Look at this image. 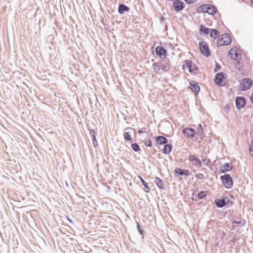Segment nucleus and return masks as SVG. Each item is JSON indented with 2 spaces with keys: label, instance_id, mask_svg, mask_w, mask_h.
I'll return each instance as SVG.
<instances>
[{
  "label": "nucleus",
  "instance_id": "obj_1",
  "mask_svg": "<svg viewBox=\"0 0 253 253\" xmlns=\"http://www.w3.org/2000/svg\"><path fill=\"white\" fill-rule=\"evenodd\" d=\"M231 40L230 35L228 34L224 33L218 39L216 45L219 47L222 45H228L231 43Z\"/></svg>",
  "mask_w": 253,
  "mask_h": 253
},
{
  "label": "nucleus",
  "instance_id": "obj_2",
  "mask_svg": "<svg viewBox=\"0 0 253 253\" xmlns=\"http://www.w3.org/2000/svg\"><path fill=\"white\" fill-rule=\"evenodd\" d=\"M222 184L227 189H230L233 185V179L230 175L225 174L220 176Z\"/></svg>",
  "mask_w": 253,
  "mask_h": 253
},
{
  "label": "nucleus",
  "instance_id": "obj_3",
  "mask_svg": "<svg viewBox=\"0 0 253 253\" xmlns=\"http://www.w3.org/2000/svg\"><path fill=\"white\" fill-rule=\"evenodd\" d=\"M217 208H221L227 205L229 203L232 204V202L226 196H223L221 199H216L214 201Z\"/></svg>",
  "mask_w": 253,
  "mask_h": 253
},
{
  "label": "nucleus",
  "instance_id": "obj_4",
  "mask_svg": "<svg viewBox=\"0 0 253 253\" xmlns=\"http://www.w3.org/2000/svg\"><path fill=\"white\" fill-rule=\"evenodd\" d=\"M200 49L201 53L205 57H209L211 53L209 50L208 44L204 41H201L199 42Z\"/></svg>",
  "mask_w": 253,
  "mask_h": 253
},
{
  "label": "nucleus",
  "instance_id": "obj_5",
  "mask_svg": "<svg viewBox=\"0 0 253 253\" xmlns=\"http://www.w3.org/2000/svg\"><path fill=\"white\" fill-rule=\"evenodd\" d=\"M253 84V81L250 78H245L242 80L240 83V89L245 91L249 89Z\"/></svg>",
  "mask_w": 253,
  "mask_h": 253
},
{
  "label": "nucleus",
  "instance_id": "obj_6",
  "mask_svg": "<svg viewBox=\"0 0 253 253\" xmlns=\"http://www.w3.org/2000/svg\"><path fill=\"white\" fill-rule=\"evenodd\" d=\"M184 63L186 64L189 72L191 74H193V75L197 74L196 72L198 70V67L195 63L189 60H185Z\"/></svg>",
  "mask_w": 253,
  "mask_h": 253
},
{
  "label": "nucleus",
  "instance_id": "obj_7",
  "mask_svg": "<svg viewBox=\"0 0 253 253\" xmlns=\"http://www.w3.org/2000/svg\"><path fill=\"white\" fill-rule=\"evenodd\" d=\"M156 55L162 59L166 58L167 50L162 46H158L155 49Z\"/></svg>",
  "mask_w": 253,
  "mask_h": 253
},
{
  "label": "nucleus",
  "instance_id": "obj_8",
  "mask_svg": "<svg viewBox=\"0 0 253 253\" xmlns=\"http://www.w3.org/2000/svg\"><path fill=\"white\" fill-rule=\"evenodd\" d=\"M236 108L240 109L244 108L246 103V100L244 97L238 96L235 99Z\"/></svg>",
  "mask_w": 253,
  "mask_h": 253
},
{
  "label": "nucleus",
  "instance_id": "obj_9",
  "mask_svg": "<svg viewBox=\"0 0 253 253\" xmlns=\"http://www.w3.org/2000/svg\"><path fill=\"white\" fill-rule=\"evenodd\" d=\"M185 4L180 0H174L173 2V7L175 11L179 12L184 8Z\"/></svg>",
  "mask_w": 253,
  "mask_h": 253
},
{
  "label": "nucleus",
  "instance_id": "obj_10",
  "mask_svg": "<svg viewBox=\"0 0 253 253\" xmlns=\"http://www.w3.org/2000/svg\"><path fill=\"white\" fill-rule=\"evenodd\" d=\"M225 74L223 72H219L217 73L214 79V81L215 84H217L219 86H222V83L223 79L225 78L224 77Z\"/></svg>",
  "mask_w": 253,
  "mask_h": 253
},
{
  "label": "nucleus",
  "instance_id": "obj_11",
  "mask_svg": "<svg viewBox=\"0 0 253 253\" xmlns=\"http://www.w3.org/2000/svg\"><path fill=\"white\" fill-rule=\"evenodd\" d=\"M237 50V48L234 47L232 48L228 52L229 57L233 60H238L239 59V54Z\"/></svg>",
  "mask_w": 253,
  "mask_h": 253
},
{
  "label": "nucleus",
  "instance_id": "obj_12",
  "mask_svg": "<svg viewBox=\"0 0 253 253\" xmlns=\"http://www.w3.org/2000/svg\"><path fill=\"white\" fill-rule=\"evenodd\" d=\"M189 87L195 94H198L199 92L200 87L198 83L195 81H192L190 83Z\"/></svg>",
  "mask_w": 253,
  "mask_h": 253
},
{
  "label": "nucleus",
  "instance_id": "obj_13",
  "mask_svg": "<svg viewBox=\"0 0 253 253\" xmlns=\"http://www.w3.org/2000/svg\"><path fill=\"white\" fill-rule=\"evenodd\" d=\"M182 131L185 136L189 138H193L195 135V130L192 128H184Z\"/></svg>",
  "mask_w": 253,
  "mask_h": 253
},
{
  "label": "nucleus",
  "instance_id": "obj_14",
  "mask_svg": "<svg viewBox=\"0 0 253 253\" xmlns=\"http://www.w3.org/2000/svg\"><path fill=\"white\" fill-rule=\"evenodd\" d=\"M232 169V165L231 163H226L223 165H221L220 167V170L221 173H225L231 170Z\"/></svg>",
  "mask_w": 253,
  "mask_h": 253
},
{
  "label": "nucleus",
  "instance_id": "obj_15",
  "mask_svg": "<svg viewBox=\"0 0 253 253\" xmlns=\"http://www.w3.org/2000/svg\"><path fill=\"white\" fill-rule=\"evenodd\" d=\"M156 142L160 145L167 144L168 142V139L162 135H159L155 137Z\"/></svg>",
  "mask_w": 253,
  "mask_h": 253
},
{
  "label": "nucleus",
  "instance_id": "obj_16",
  "mask_svg": "<svg viewBox=\"0 0 253 253\" xmlns=\"http://www.w3.org/2000/svg\"><path fill=\"white\" fill-rule=\"evenodd\" d=\"M174 172L180 175L188 176L190 174V173L188 170L181 169L178 168H177L174 169Z\"/></svg>",
  "mask_w": 253,
  "mask_h": 253
},
{
  "label": "nucleus",
  "instance_id": "obj_17",
  "mask_svg": "<svg viewBox=\"0 0 253 253\" xmlns=\"http://www.w3.org/2000/svg\"><path fill=\"white\" fill-rule=\"evenodd\" d=\"M189 160L190 162L194 161L195 163H194L193 164H194L196 166L201 167L202 165V163L200 161V160L194 155H190L189 157Z\"/></svg>",
  "mask_w": 253,
  "mask_h": 253
},
{
  "label": "nucleus",
  "instance_id": "obj_18",
  "mask_svg": "<svg viewBox=\"0 0 253 253\" xmlns=\"http://www.w3.org/2000/svg\"><path fill=\"white\" fill-rule=\"evenodd\" d=\"M207 7V10L206 11L207 13H208L209 14H210L212 15H214L216 13L217 9L214 6L208 4Z\"/></svg>",
  "mask_w": 253,
  "mask_h": 253
},
{
  "label": "nucleus",
  "instance_id": "obj_19",
  "mask_svg": "<svg viewBox=\"0 0 253 253\" xmlns=\"http://www.w3.org/2000/svg\"><path fill=\"white\" fill-rule=\"evenodd\" d=\"M129 11V8L124 4H120L118 7V12L119 13L123 14L125 11Z\"/></svg>",
  "mask_w": 253,
  "mask_h": 253
},
{
  "label": "nucleus",
  "instance_id": "obj_20",
  "mask_svg": "<svg viewBox=\"0 0 253 253\" xmlns=\"http://www.w3.org/2000/svg\"><path fill=\"white\" fill-rule=\"evenodd\" d=\"M172 148V146L171 144H167L164 146L162 151L164 154H168L171 151Z\"/></svg>",
  "mask_w": 253,
  "mask_h": 253
},
{
  "label": "nucleus",
  "instance_id": "obj_21",
  "mask_svg": "<svg viewBox=\"0 0 253 253\" xmlns=\"http://www.w3.org/2000/svg\"><path fill=\"white\" fill-rule=\"evenodd\" d=\"M155 181L157 185V186L160 189H165V188L164 186V184L161 180L159 177H156Z\"/></svg>",
  "mask_w": 253,
  "mask_h": 253
},
{
  "label": "nucleus",
  "instance_id": "obj_22",
  "mask_svg": "<svg viewBox=\"0 0 253 253\" xmlns=\"http://www.w3.org/2000/svg\"><path fill=\"white\" fill-rule=\"evenodd\" d=\"M138 177L139 178L141 182H142L143 185L145 188V192L146 193H149L150 191V189L148 186V184L147 182H145V180L143 179V178L141 177L140 176H138Z\"/></svg>",
  "mask_w": 253,
  "mask_h": 253
},
{
  "label": "nucleus",
  "instance_id": "obj_23",
  "mask_svg": "<svg viewBox=\"0 0 253 253\" xmlns=\"http://www.w3.org/2000/svg\"><path fill=\"white\" fill-rule=\"evenodd\" d=\"M211 29L205 27L204 25H201L200 27V31L205 35H208Z\"/></svg>",
  "mask_w": 253,
  "mask_h": 253
},
{
  "label": "nucleus",
  "instance_id": "obj_24",
  "mask_svg": "<svg viewBox=\"0 0 253 253\" xmlns=\"http://www.w3.org/2000/svg\"><path fill=\"white\" fill-rule=\"evenodd\" d=\"M208 4H203L199 6L197 8V11L199 12L206 13L207 10Z\"/></svg>",
  "mask_w": 253,
  "mask_h": 253
},
{
  "label": "nucleus",
  "instance_id": "obj_25",
  "mask_svg": "<svg viewBox=\"0 0 253 253\" xmlns=\"http://www.w3.org/2000/svg\"><path fill=\"white\" fill-rule=\"evenodd\" d=\"M210 31L211 37L213 39H216V36L219 34V32L215 29H211Z\"/></svg>",
  "mask_w": 253,
  "mask_h": 253
},
{
  "label": "nucleus",
  "instance_id": "obj_26",
  "mask_svg": "<svg viewBox=\"0 0 253 253\" xmlns=\"http://www.w3.org/2000/svg\"><path fill=\"white\" fill-rule=\"evenodd\" d=\"M131 147V148L136 152L140 150L139 146L136 143L132 144Z\"/></svg>",
  "mask_w": 253,
  "mask_h": 253
},
{
  "label": "nucleus",
  "instance_id": "obj_27",
  "mask_svg": "<svg viewBox=\"0 0 253 253\" xmlns=\"http://www.w3.org/2000/svg\"><path fill=\"white\" fill-rule=\"evenodd\" d=\"M124 138L127 141L131 140L132 138L130 136V133L129 132H126L124 134Z\"/></svg>",
  "mask_w": 253,
  "mask_h": 253
},
{
  "label": "nucleus",
  "instance_id": "obj_28",
  "mask_svg": "<svg viewBox=\"0 0 253 253\" xmlns=\"http://www.w3.org/2000/svg\"><path fill=\"white\" fill-rule=\"evenodd\" d=\"M232 223H234V224H240L242 226H244L246 224V221L245 220H243V221L240 220L238 221H236V220H232Z\"/></svg>",
  "mask_w": 253,
  "mask_h": 253
},
{
  "label": "nucleus",
  "instance_id": "obj_29",
  "mask_svg": "<svg viewBox=\"0 0 253 253\" xmlns=\"http://www.w3.org/2000/svg\"><path fill=\"white\" fill-rule=\"evenodd\" d=\"M207 191H201L198 194V197L199 199H203L205 198L207 194Z\"/></svg>",
  "mask_w": 253,
  "mask_h": 253
},
{
  "label": "nucleus",
  "instance_id": "obj_30",
  "mask_svg": "<svg viewBox=\"0 0 253 253\" xmlns=\"http://www.w3.org/2000/svg\"><path fill=\"white\" fill-rule=\"evenodd\" d=\"M168 63H165L161 66L160 67L164 72H166L168 71Z\"/></svg>",
  "mask_w": 253,
  "mask_h": 253
},
{
  "label": "nucleus",
  "instance_id": "obj_31",
  "mask_svg": "<svg viewBox=\"0 0 253 253\" xmlns=\"http://www.w3.org/2000/svg\"><path fill=\"white\" fill-rule=\"evenodd\" d=\"M136 224H137V228L138 231L141 235H143L144 231L142 230V227L140 226V225H139V224L138 222H136Z\"/></svg>",
  "mask_w": 253,
  "mask_h": 253
},
{
  "label": "nucleus",
  "instance_id": "obj_32",
  "mask_svg": "<svg viewBox=\"0 0 253 253\" xmlns=\"http://www.w3.org/2000/svg\"><path fill=\"white\" fill-rule=\"evenodd\" d=\"M92 142L93 146L96 147L98 145L97 141L96 139L95 136H94L93 137H92Z\"/></svg>",
  "mask_w": 253,
  "mask_h": 253
},
{
  "label": "nucleus",
  "instance_id": "obj_33",
  "mask_svg": "<svg viewBox=\"0 0 253 253\" xmlns=\"http://www.w3.org/2000/svg\"><path fill=\"white\" fill-rule=\"evenodd\" d=\"M144 144L147 147H151L152 146V142L150 140H148L147 141H145Z\"/></svg>",
  "mask_w": 253,
  "mask_h": 253
},
{
  "label": "nucleus",
  "instance_id": "obj_34",
  "mask_svg": "<svg viewBox=\"0 0 253 253\" xmlns=\"http://www.w3.org/2000/svg\"><path fill=\"white\" fill-rule=\"evenodd\" d=\"M89 133L92 137H93L94 136H95V131L93 129H91L89 130Z\"/></svg>",
  "mask_w": 253,
  "mask_h": 253
},
{
  "label": "nucleus",
  "instance_id": "obj_35",
  "mask_svg": "<svg viewBox=\"0 0 253 253\" xmlns=\"http://www.w3.org/2000/svg\"><path fill=\"white\" fill-rule=\"evenodd\" d=\"M195 176L197 178L201 179L204 177V175L202 173H198Z\"/></svg>",
  "mask_w": 253,
  "mask_h": 253
},
{
  "label": "nucleus",
  "instance_id": "obj_36",
  "mask_svg": "<svg viewBox=\"0 0 253 253\" xmlns=\"http://www.w3.org/2000/svg\"><path fill=\"white\" fill-rule=\"evenodd\" d=\"M185 2L189 4L194 3L196 2L197 0H184Z\"/></svg>",
  "mask_w": 253,
  "mask_h": 253
},
{
  "label": "nucleus",
  "instance_id": "obj_37",
  "mask_svg": "<svg viewBox=\"0 0 253 253\" xmlns=\"http://www.w3.org/2000/svg\"><path fill=\"white\" fill-rule=\"evenodd\" d=\"M220 68V66L218 64L216 63L215 67L214 68V72H217Z\"/></svg>",
  "mask_w": 253,
  "mask_h": 253
},
{
  "label": "nucleus",
  "instance_id": "obj_38",
  "mask_svg": "<svg viewBox=\"0 0 253 253\" xmlns=\"http://www.w3.org/2000/svg\"><path fill=\"white\" fill-rule=\"evenodd\" d=\"M250 152L251 156L253 157V143L252 142V146L250 147Z\"/></svg>",
  "mask_w": 253,
  "mask_h": 253
},
{
  "label": "nucleus",
  "instance_id": "obj_39",
  "mask_svg": "<svg viewBox=\"0 0 253 253\" xmlns=\"http://www.w3.org/2000/svg\"><path fill=\"white\" fill-rule=\"evenodd\" d=\"M231 108V106L229 104H227L226 105H225V106L224 107V110L227 112L228 110H230V109Z\"/></svg>",
  "mask_w": 253,
  "mask_h": 253
},
{
  "label": "nucleus",
  "instance_id": "obj_40",
  "mask_svg": "<svg viewBox=\"0 0 253 253\" xmlns=\"http://www.w3.org/2000/svg\"><path fill=\"white\" fill-rule=\"evenodd\" d=\"M250 99H251L252 103L253 104V93L250 97Z\"/></svg>",
  "mask_w": 253,
  "mask_h": 253
},
{
  "label": "nucleus",
  "instance_id": "obj_41",
  "mask_svg": "<svg viewBox=\"0 0 253 253\" xmlns=\"http://www.w3.org/2000/svg\"><path fill=\"white\" fill-rule=\"evenodd\" d=\"M165 17H164V16H161V17L160 18V21H161V22H163V21L164 20H165Z\"/></svg>",
  "mask_w": 253,
  "mask_h": 253
},
{
  "label": "nucleus",
  "instance_id": "obj_42",
  "mask_svg": "<svg viewBox=\"0 0 253 253\" xmlns=\"http://www.w3.org/2000/svg\"><path fill=\"white\" fill-rule=\"evenodd\" d=\"M198 126H199V131H200V130H201V131H202V127L201 125L199 124Z\"/></svg>",
  "mask_w": 253,
  "mask_h": 253
},
{
  "label": "nucleus",
  "instance_id": "obj_43",
  "mask_svg": "<svg viewBox=\"0 0 253 253\" xmlns=\"http://www.w3.org/2000/svg\"><path fill=\"white\" fill-rule=\"evenodd\" d=\"M138 133L139 134L142 133H143V131L142 130L140 129V130H139L138 131Z\"/></svg>",
  "mask_w": 253,
  "mask_h": 253
},
{
  "label": "nucleus",
  "instance_id": "obj_44",
  "mask_svg": "<svg viewBox=\"0 0 253 253\" xmlns=\"http://www.w3.org/2000/svg\"><path fill=\"white\" fill-rule=\"evenodd\" d=\"M67 218L71 223H73V221H72V220H71L68 217H67Z\"/></svg>",
  "mask_w": 253,
  "mask_h": 253
},
{
  "label": "nucleus",
  "instance_id": "obj_45",
  "mask_svg": "<svg viewBox=\"0 0 253 253\" xmlns=\"http://www.w3.org/2000/svg\"><path fill=\"white\" fill-rule=\"evenodd\" d=\"M236 239L235 238H233V239H232V242H235L236 241Z\"/></svg>",
  "mask_w": 253,
  "mask_h": 253
},
{
  "label": "nucleus",
  "instance_id": "obj_46",
  "mask_svg": "<svg viewBox=\"0 0 253 253\" xmlns=\"http://www.w3.org/2000/svg\"><path fill=\"white\" fill-rule=\"evenodd\" d=\"M165 28H166V29H167V25L165 26Z\"/></svg>",
  "mask_w": 253,
  "mask_h": 253
},
{
  "label": "nucleus",
  "instance_id": "obj_47",
  "mask_svg": "<svg viewBox=\"0 0 253 253\" xmlns=\"http://www.w3.org/2000/svg\"><path fill=\"white\" fill-rule=\"evenodd\" d=\"M252 2L253 3V0H251Z\"/></svg>",
  "mask_w": 253,
  "mask_h": 253
}]
</instances>
